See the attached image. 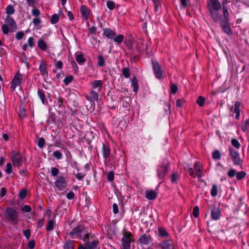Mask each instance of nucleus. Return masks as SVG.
<instances>
[{"mask_svg": "<svg viewBox=\"0 0 249 249\" xmlns=\"http://www.w3.org/2000/svg\"><path fill=\"white\" fill-rule=\"evenodd\" d=\"M208 5L212 19L215 22L217 21L220 16L223 15L220 3L218 0H210Z\"/></svg>", "mask_w": 249, "mask_h": 249, "instance_id": "nucleus-1", "label": "nucleus"}, {"mask_svg": "<svg viewBox=\"0 0 249 249\" xmlns=\"http://www.w3.org/2000/svg\"><path fill=\"white\" fill-rule=\"evenodd\" d=\"M224 16L221 15L220 18L219 20L221 21V26L222 27L223 30L225 33L228 35H231L232 34L231 30L229 26L228 21V12L226 11V9L224 7Z\"/></svg>", "mask_w": 249, "mask_h": 249, "instance_id": "nucleus-2", "label": "nucleus"}, {"mask_svg": "<svg viewBox=\"0 0 249 249\" xmlns=\"http://www.w3.org/2000/svg\"><path fill=\"white\" fill-rule=\"evenodd\" d=\"M5 218L11 221L14 222L15 224H17V219L18 217L17 212L13 209L8 207L7 208L5 212Z\"/></svg>", "mask_w": 249, "mask_h": 249, "instance_id": "nucleus-3", "label": "nucleus"}, {"mask_svg": "<svg viewBox=\"0 0 249 249\" xmlns=\"http://www.w3.org/2000/svg\"><path fill=\"white\" fill-rule=\"evenodd\" d=\"M22 160V156L19 152L12 153V160L13 164L15 167L18 168L21 166Z\"/></svg>", "mask_w": 249, "mask_h": 249, "instance_id": "nucleus-4", "label": "nucleus"}, {"mask_svg": "<svg viewBox=\"0 0 249 249\" xmlns=\"http://www.w3.org/2000/svg\"><path fill=\"white\" fill-rule=\"evenodd\" d=\"M154 73L157 78L161 79L162 78V71L158 61H152Z\"/></svg>", "mask_w": 249, "mask_h": 249, "instance_id": "nucleus-5", "label": "nucleus"}, {"mask_svg": "<svg viewBox=\"0 0 249 249\" xmlns=\"http://www.w3.org/2000/svg\"><path fill=\"white\" fill-rule=\"evenodd\" d=\"M230 154L232 160L235 165H240L242 164V160L237 151L232 149H230Z\"/></svg>", "mask_w": 249, "mask_h": 249, "instance_id": "nucleus-6", "label": "nucleus"}, {"mask_svg": "<svg viewBox=\"0 0 249 249\" xmlns=\"http://www.w3.org/2000/svg\"><path fill=\"white\" fill-rule=\"evenodd\" d=\"M124 237L122 239L123 249H129L130 247V237L132 234L130 232H125Z\"/></svg>", "mask_w": 249, "mask_h": 249, "instance_id": "nucleus-7", "label": "nucleus"}, {"mask_svg": "<svg viewBox=\"0 0 249 249\" xmlns=\"http://www.w3.org/2000/svg\"><path fill=\"white\" fill-rule=\"evenodd\" d=\"M5 20L6 25L9 27V31L12 32H15L17 29V26L13 18L10 16H8Z\"/></svg>", "mask_w": 249, "mask_h": 249, "instance_id": "nucleus-8", "label": "nucleus"}, {"mask_svg": "<svg viewBox=\"0 0 249 249\" xmlns=\"http://www.w3.org/2000/svg\"><path fill=\"white\" fill-rule=\"evenodd\" d=\"M22 81V75L18 72L14 77L11 83V88L15 89L16 88L20 85Z\"/></svg>", "mask_w": 249, "mask_h": 249, "instance_id": "nucleus-9", "label": "nucleus"}, {"mask_svg": "<svg viewBox=\"0 0 249 249\" xmlns=\"http://www.w3.org/2000/svg\"><path fill=\"white\" fill-rule=\"evenodd\" d=\"M67 184V181L62 177H58L55 181V186L59 190H61L65 188Z\"/></svg>", "mask_w": 249, "mask_h": 249, "instance_id": "nucleus-10", "label": "nucleus"}, {"mask_svg": "<svg viewBox=\"0 0 249 249\" xmlns=\"http://www.w3.org/2000/svg\"><path fill=\"white\" fill-rule=\"evenodd\" d=\"M157 196V193L153 190H147L145 192V197L149 200H154Z\"/></svg>", "mask_w": 249, "mask_h": 249, "instance_id": "nucleus-11", "label": "nucleus"}, {"mask_svg": "<svg viewBox=\"0 0 249 249\" xmlns=\"http://www.w3.org/2000/svg\"><path fill=\"white\" fill-rule=\"evenodd\" d=\"M151 240V237L149 235L144 234L142 235L139 238V242L142 244H147Z\"/></svg>", "mask_w": 249, "mask_h": 249, "instance_id": "nucleus-12", "label": "nucleus"}, {"mask_svg": "<svg viewBox=\"0 0 249 249\" xmlns=\"http://www.w3.org/2000/svg\"><path fill=\"white\" fill-rule=\"evenodd\" d=\"M104 34L107 38L111 39H113L116 36V33L109 28L105 29Z\"/></svg>", "mask_w": 249, "mask_h": 249, "instance_id": "nucleus-13", "label": "nucleus"}, {"mask_svg": "<svg viewBox=\"0 0 249 249\" xmlns=\"http://www.w3.org/2000/svg\"><path fill=\"white\" fill-rule=\"evenodd\" d=\"M211 215L212 219L213 220H218L221 215L220 211L219 209H213L212 211Z\"/></svg>", "mask_w": 249, "mask_h": 249, "instance_id": "nucleus-14", "label": "nucleus"}, {"mask_svg": "<svg viewBox=\"0 0 249 249\" xmlns=\"http://www.w3.org/2000/svg\"><path fill=\"white\" fill-rule=\"evenodd\" d=\"M161 249H174V247L168 241H165L159 244Z\"/></svg>", "mask_w": 249, "mask_h": 249, "instance_id": "nucleus-15", "label": "nucleus"}, {"mask_svg": "<svg viewBox=\"0 0 249 249\" xmlns=\"http://www.w3.org/2000/svg\"><path fill=\"white\" fill-rule=\"evenodd\" d=\"M39 70L42 75H44L47 74L48 71L46 69V63L44 60H42L39 66Z\"/></svg>", "mask_w": 249, "mask_h": 249, "instance_id": "nucleus-16", "label": "nucleus"}, {"mask_svg": "<svg viewBox=\"0 0 249 249\" xmlns=\"http://www.w3.org/2000/svg\"><path fill=\"white\" fill-rule=\"evenodd\" d=\"M194 168L196 173V175L198 177V178H201L202 177V175L201 174L202 169L200 167V163L198 162H196L195 164Z\"/></svg>", "mask_w": 249, "mask_h": 249, "instance_id": "nucleus-17", "label": "nucleus"}, {"mask_svg": "<svg viewBox=\"0 0 249 249\" xmlns=\"http://www.w3.org/2000/svg\"><path fill=\"white\" fill-rule=\"evenodd\" d=\"M85 229V227L81 226H79L72 230V231L70 233V234H77L78 235H79L80 233L83 231Z\"/></svg>", "mask_w": 249, "mask_h": 249, "instance_id": "nucleus-18", "label": "nucleus"}, {"mask_svg": "<svg viewBox=\"0 0 249 249\" xmlns=\"http://www.w3.org/2000/svg\"><path fill=\"white\" fill-rule=\"evenodd\" d=\"M81 12L83 16L87 19L88 18L89 14V10L86 7L83 5L81 7Z\"/></svg>", "mask_w": 249, "mask_h": 249, "instance_id": "nucleus-19", "label": "nucleus"}, {"mask_svg": "<svg viewBox=\"0 0 249 249\" xmlns=\"http://www.w3.org/2000/svg\"><path fill=\"white\" fill-rule=\"evenodd\" d=\"M98 242L97 241H93L92 242H88L85 246H86L88 249H94L96 248Z\"/></svg>", "mask_w": 249, "mask_h": 249, "instance_id": "nucleus-20", "label": "nucleus"}, {"mask_svg": "<svg viewBox=\"0 0 249 249\" xmlns=\"http://www.w3.org/2000/svg\"><path fill=\"white\" fill-rule=\"evenodd\" d=\"M88 99L91 102H93L95 100H97L98 99V95L95 91H90L89 95L88 96Z\"/></svg>", "mask_w": 249, "mask_h": 249, "instance_id": "nucleus-21", "label": "nucleus"}, {"mask_svg": "<svg viewBox=\"0 0 249 249\" xmlns=\"http://www.w3.org/2000/svg\"><path fill=\"white\" fill-rule=\"evenodd\" d=\"M241 127L244 132L249 130V119L247 120L244 123H242Z\"/></svg>", "mask_w": 249, "mask_h": 249, "instance_id": "nucleus-22", "label": "nucleus"}, {"mask_svg": "<svg viewBox=\"0 0 249 249\" xmlns=\"http://www.w3.org/2000/svg\"><path fill=\"white\" fill-rule=\"evenodd\" d=\"M132 85L134 87L133 91L137 92L138 89V84L136 77H133L131 79Z\"/></svg>", "mask_w": 249, "mask_h": 249, "instance_id": "nucleus-23", "label": "nucleus"}, {"mask_svg": "<svg viewBox=\"0 0 249 249\" xmlns=\"http://www.w3.org/2000/svg\"><path fill=\"white\" fill-rule=\"evenodd\" d=\"M76 60L79 64H83L86 61V59L83 57V55L81 53L76 55Z\"/></svg>", "mask_w": 249, "mask_h": 249, "instance_id": "nucleus-24", "label": "nucleus"}, {"mask_svg": "<svg viewBox=\"0 0 249 249\" xmlns=\"http://www.w3.org/2000/svg\"><path fill=\"white\" fill-rule=\"evenodd\" d=\"M38 47L43 51H45L47 49V45L42 39H39L38 40Z\"/></svg>", "mask_w": 249, "mask_h": 249, "instance_id": "nucleus-25", "label": "nucleus"}, {"mask_svg": "<svg viewBox=\"0 0 249 249\" xmlns=\"http://www.w3.org/2000/svg\"><path fill=\"white\" fill-rule=\"evenodd\" d=\"M212 157L213 160H219L221 158V154L219 150H215L212 153Z\"/></svg>", "mask_w": 249, "mask_h": 249, "instance_id": "nucleus-26", "label": "nucleus"}, {"mask_svg": "<svg viewBox=\"0 0 249 249\" xmlns=\"http://www.w3.org/2000/svg\"><path fill=\"white\" fill-rule=\"evenodd\" d=\"M65 249H74V244L71 241H67L64 245Z\"/></svg>", "mask_w": 249, "mask_h": 249, "instance_id": "nucleus-27", "label": "nucleus"}, {"mask_svg": "<svg viewBox=\"0 0 249 249\" xmlns=\"http://www.w3.org/2000/svg\"><path fill=\"white\" fill-rule=\"evenodd\" d=\"M205 99L204 97L201 96H199L196 101V104H197L200 107H203L204 105Z\"/></svg>", "mask_w": 249, "mask_h": 249, "instance_id": "nucleus-28", "label": "nucleus"}, {"mask_svg": "<svg viewBox=\"0 0 249 249\" xmlns=\"http://www.w3.org/2000/svg\"><path fill=\"white\" fill-rule=\"evenodd\" d=\"M115 3L113 1L108 0L107 2V6L110 10H113L115 8Z\"/></svg>", "mask_w": 249, "mask_h": 249, "instance_id": "nucleus-29", "label": "nucleus"}, {"mask_svg": "<svg viewBox=\"0 0 249 249\" xmlns=\"http://www.w3.org/2000/svg\"><path fill=\"white\" fill-rule=\"evenodd\" d=\"M236 175L237 179L238 180H241L245 177V176H246V173L244 171H241L237 172L236 174Z\"/></svg>", "mask_w": 249, "mask_h": 249, "instance_id": "nucleus-30", "label": "nucleus"}, {"mask_svg": "<svg viewBox=\"0 0 249 249\" xmlns=\"http://www.w3.org/2000/svg\"><path fill=\"white\" fill-rule=\"evenodd\" d=\"M103 156L105 158H107L109 155V149L106 147V145L103 144Z\"/></svg>", "mask_w": 249, "mask_h": 249, "instance_id": "nucleus-31", "label": "nucleus"}, {"mask_svg": "<svg viewBox=\"0 0 249 249\" xmlns=\"http://www.w3.org/2000/svg\"><path fill=\"white\" fill-rule=\"evenodd\" d=\"M114 41L118 43H121L123 42L124 39V36L122 35H119L117 36L114 37L113 39Z\"/></svg>", "mask_w": 249, "mask_h": 249, "instance_id": "nucleus-32", "label": "nucleus"}, {"mask_svg": "<svg viewBox=\"0 0 249 249\" xmlns=\"http://www.w3.org/2000/svg\"><path fill=\"white\" fill-rule=\"evenodd\" d=\"M59 16L57 14L53 15L51 17V22L52 24H55L59 20Z\"/></svg>", "mask_w": 249, "mask_h": 249, "instance_id": "nucleus-33", "label": "nucleus"}, {"mask_svg": "<svg viewBox=\"0 0 249 249\" xmlns=\"http://www.w3.org/2000/svg\"><path fill=\"white\" fill-rule=\"evenodd\" d=\"M178 90V87L177 85L173 83L171 84V92L173 94H175Z\"/></svg>", "mask_w": 249, "mask_h": 249, "instance_id": "nucleus-34", "label": "nucleus"}, {"mask_svg": "<svg viewBox=\"0 0 249 249\" xmlns=\"http://www.w3.org/2000/svg\"><path fill=\"white\" fill-rule=\"evenodd\" d=\"M217 194V187L216 185H213L212 189L211 191V195L213 196H215Z\"/></svg>", "mask_w": 249, "mask_h": 249, "instance_id": "nucleus-35", "label": "nucleus"}, {"mask_svg": "<svg viewBox=\"0 0 249 249\" xmlns=\"http://www.w3.org/2000/svg\"><path fill=\"white\" fill-rule=\"evenodd\" d=\"M122 72L125 78H128L130 76L129 70L128 68H124L122 70Z\"/></svg>", "mask_w": 249, "mask_h": 249, "instance_id": "nucleus-36", "label": "nucleus"}, {"mask_svg": "<svg viewBox=\"0 0 249 249\" xmlns=\"http://www.w3.org/2000/svg\"><path fill=\"white\" fill-rule=\"evenodd\" d=\"M231 144L236 148L238 149L240 146V144L238 141L235 139H232L231 141Z\"/></svg>", "mask_w": 249, "mask_h": 249, "instance_id": "nucleus-37", "label": "nucleus"}, {"mask_svg": "<svg viewBox=\"0 0 249 249\" xmlns=\"http://www.w3.org/2000/svg\"><path fill=\"white\" fill-rule=\"evenodd\" d=\"M92 85L93 88H95L101 87L102 86V82L101 80L94 81L92 83Z\"/></svg>", "mask_w": 249, "mask_h": 249, "instance_id": "nucleus-38", "label": "nucleus"}, {"mask_svg": "<svg viewBox=\"0 0 249 249\" xmlns=\"http://www.w3.org/2000/svg\"><path fill=\"white\" fill-rule=\"evenodd\" d=\"M53 220H50L48 222V225L46 228V230L48 231H51L53 229Z\"/></svg>", "mask_w": 249, "mask_h": 249, "instance_id": "nucleus-39", "label": "nucleus"}, {"mask_svg": "<svg viewBox=\"0 0 249 249\" xmlns=\"http://www.w3.org/2000/svg\"><path fill=\"white\" fill-rule=\"evenodd\" d=\"M159 231L160 235L161 236H167L168 235V233L164 229L160 228Z\"/></svg>", "mask_w": 249, "mask_h": 249, "instance_id": "nucleus-40", "label": "nucleus"}, {"mask_svg": "<svg viewBox=\"0 0 249 249\" xmlns=\"http://www.w3.org/2000/svg\"><path fill=\"white\" fill-rule=\"evenodd\" d=\"M6 13L8 14H12L14 13L15 10L13 7L11 5H9L6 9Z\"/></svg>", "mask_w": 249, "mask_h": 249, "instance_id": "nucleus-41", "label": "nucleus"}, {"mask_svg": "<svg viewBox=\"0 0 249 249\" xmlns=\"http://www.w3.org/2000/svg\"><path fill=\"white\" fill-rule=\"evenodd\" d=\"M98 65L99 66H102L105 64V60L104 58L101 55H99L98 57Z\"/></svg>", "mask_w": 249, "mask_h": 249, "instance_id": "nucleus-42", "label": "nucleus"}, {"mask_svg": "<svg viewBox=\"0 0 249 249\" xmlns=\"http://www.w3.org/2000/svg\"><path fill=\"white\" fill-rule=\"evenodd\" d=\"M73 77L72 75H69L65 78L64 82L66 85H68L73 80Z\"/></svg>", "mask_w": 249, "mask_h": 249, "instance_id": "nucleus-43", "label": "nucleus"}, {"mask_svg": "<svg viewBox=\"0 0 249 249\" xmlns=\"http://www.w3.org/2000/svg\"><path fill=\"white\" fill-rule=\"evenodd\" d=\"M193 214L194 217H197L199 214V208L197 206H196L193 209Z\"/></svg>", "mask_w": 249, "mask_h": 249, "instance_id": "nucleus-44", "label": "nucleus"}, {"mask_svg": "<svg viewBox=\"0 0 249 249\" xmlns=\"http://www.w3.org/2000/svg\"><path fill=\"white\" fill-rule=\"evenodd\" d=\"M37 93H38V94L41 100L42 103L43 104H44V103L45 95L43 94L42 91L40 89L38 90Z\"/></svg>", "mask_w": 249, "mask_h": 249, "instance_id": "nucleus-45", "label": "nucleus"}, {"mask_svg": "<svg viewBox=\"0 0 249 249\" xmlns=\"http://www.w3.org/2000/svg\"><path fill=\"white\" fill-rule=\"evenodd\" d=\"M27 195V190L25 189H22V190L19 193V197L20 198H24Z\"/></svg>", "mask_w": 249, "mask_h": 249, "instance_id": "nucleus-46", "label": "nucleus"}, {"mask_svg": "<svg viewBox=\"0 0 249 249\" xmlns=\"http://www.w3.org/2000/svg\"><path fill=\"white\" fill-rule=\"evenodd\" d=\"M2 30L4 34H8L9 30L8 29V26L6 24H3L2 26Z\"/></svg>", "mask_w": 249, "mask_h": 249, "instance_id": "nucleus-47", "label": "nucleus"}, {"mask_svg": "<svg viewBox=\"0 0 249 249\" xmlns=\"http://www.w3.org/2000/svg\"><path fill=\"white\" fill-rule=\"evenodd\" d=\"M45 144V140L43 138H41L38 140V145L39 147L42 148Z\"/></svg>", "mask_w": 249, "mask_h": 249, "instance_id": "nucleus-48", "label": "nucleus"}, {"mask_svg": "<svg viewBox=\"0 0 249 249\" xmlns=\"http://www.w3.org/2000/svg\"><path fill=\"white\" fill-rule=\"evenodd\" d=\"M92 103H93V102H91V101H89L86 106H87V108L88 110H91L92 109H93L94 107V104H92Z\"/></svg>", "mask_w": 249, "mask_h": 249, "instance_id": "nucleus-49", "label": "nucleus"}, {"mask_svg": "<svg viewBox=\"0 0 249 249\" xmlns=\"http://www.w3.org/2000/svg\"><path fill=\"white\" fill-rule=\"evenodd\" d=\"M53 156L57 159H60L62 157L61 153L58 151H54L53 152Z\"/></svg>", "mask_w": 249, "mask_h": 249, "instance_id": "nucleus-50", "label": "nucleus"}, {"mask_svg": "<svg viewBox=\"0 0 249 249\" xmlns=\"http://www.w3.org/2000/svg\"><path fill=\"white\" fill-rule=\"evenodd\" d=\"M12 172V165L10 163H8L6 165V172L10 174Z\"/></svg>", "mask_w": 249, "mask_h": 249, "instance_id": "nucleus-51", "label": "nucleus"}, {"mask_svg": "<svg viewBox=\"0 0 249 249\" xmlns=\"http://www.w3.org/2000/svg\"><path fill=\"white\" fill-rule=\"evenodd\" d=\"M114 179V174L112 172H109L107 175V179L109 181H111Z\"/></svg>", "mask_w": 249, "mask_h": 249, "instance_id": "nucleus-52", "label": "nucleus"}, {"mask_svg": "<svg viewBox=\"0 0 249 249\" xmlns=\"http://www.w3.org/2000/svg\"><path fill=\"white\" fill-rule=\"evenodd\" d=\"M21 210L25 212H29L31 211V209L28 205H25L21 208Z\"/></svg>", "mask_w": 249, "mask_h": 249, "instance_id": "nucleus-53", "label": "nucleus"}, {"mask_svg": "<svg viewBox=\"0 0 249 249\" xmlns=\"http://www.w3.org/2000/svg\"><path fill=\"white\" fill-rule=\"evenodd\" d=\"M19 115L20 118L25 117L26 116V109L24 108H22L20 110Z\"/></svg>", "mask_w": 249, "mask_h": 249, "instance_id": "nucleus-54", "label": "nucleus"}, {"mask_svg": "<svg viewBox=\"0 0 249 249\" xmlns=\"http://www.w3.org/2000/svg\"><path fill=\"white\" fill-rule=\"evenodd\" d=\"M178 179V176L176 173H174L172 174L171 181L173 182H176Z\"/></svg>", "mask_w": 249, "mask_h": 249, "instance_id": "nucleus-55", "label": "nucleus"}, {"mask_svg": "<svg viewBox=\"0 0 249 249\" xmlns=\"http://www.w3.org/2000/svg\"><path fill=\"white\" fill-rule=\"evenodd\" d=\"M235 174H236V171L234 169H231L228 173V176L231 178L234 177L235 176Z\"/></svg>", "mask_w": 249, "mask_h": 249, "instance_id": "nucleus-56", "label": "nucleus"}, {"mask_svg": "<svg viewBox=\"0 0 249 249\" xmlns=\"http://www.w3.org/2000/svg\"><path fill=\"white\" fill-rule=\"evenodd\" d=\"M24 234L25 237L29 239L30 237V231L29 229H27L24 231Z\"/></svg>", "mask_w": 249, "mask_h": 249, "instance_id": "nucleus-57", "label": "nucleus"}, {"mask_svg": "<svg viewBox=\"0 0 249 249\" xmlns=\"http://www.w3.org/2000/svg\"><path fill=\"white\" fill-rule=\"evenodd\" d=\"M74 197V193L73 192H70L67 195V197L69 199H73Z\"/></svg>", "mask_w": 249, "mask_h": 249, "instance_id": "nucleus-58", "label": "nucleus"}, {"mask_svg": "<svg viewBox=\"0 0 249 249\" xmlns=\"http://www.w3.org/2000/svg\"><path fill=\"white\" fill-rule=\"evenodd\" d=\"M35 243L34 240H32L28 242V247L30 249H33L35 247Z\"/></svg>", "mask_w": 249, "mask_h": 249, "instance_id": "nucleus-59", "label": "nucleus"}, {"mask_svg": "<svg viewBox=\"0 0 249 249\" xmlns=\"http://www.w3.org/2000/svg\"><path fill=\"white\" fill-rule=\"evenodd\" d=\"M58 169L53 167L52 169V174L53 176H56L58 173Z\"/></svg>", "mask_w": 249, "mask_h": 249, "instance_id": "nucleus-60", "label": "nucleus"}, {"mask_svg": "<svg viewBox=\"0 0 249 249\" xmlns=\"http://www.w3.org/2000/svg\"><path fill=\"white\" fill-rule=\"evenodd\" d=\"M24 34L22 32H19L17 33L16 37L18 39H21L23 36Z\"/></svg>", "mask_w": 249, "mask_h": 249, "instance_id": "nucleus-61", "label": "nucleus"}, {"mask_svg": "<svg viewBox=\"0 0 249 249\" xmlns=\"http://www.w3.org/2000/svg\"><path fill=\"white\" fill-rule=\"evenodd\" d=\"M32 14L34 16H35L36 17H38L39 15V14H40V12H39V11L38 9H34L32 11Z\"/></svg>", "mask_w": 249, "mask_h": 249, "instance_id": "nucleus-62", "label": "nucleus"}, {"mask_svg": "<svg viewBox=\"0 0 249 249\" xmlns=\"http://www.w3.org/2000/svg\"><path fill=\"white\" fill-rule=\"evenodd\" d=\"M188 1V0H180L181 5L183 8H186L187 6Z\"/></svg>", "mask_w": 249, "mask_h": 249, "instance_id": "nucleus-63", "label": "nucleus"}, {"mask_svg": "<svg viewBox=\"0 0 249 249\" xmlns=\"http://www.w3.org/2000/svg\"><path fill=\"white\" fill-rule=\"evenodd\" d=\"M6 193V190L5 188H2L0 190V196L3 197Z\"/></svg>", "mask_w": 249, "mask_h": 249, "instance_id": "nucleus-64", "label": "nucleus"}]
</instances>
